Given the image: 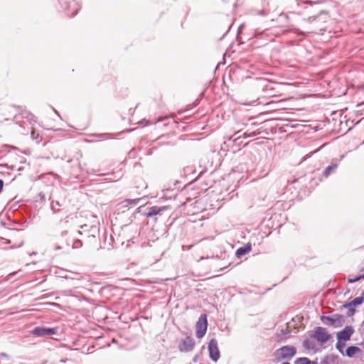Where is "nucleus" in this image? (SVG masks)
<instances>
[{"label":"nucleus","mask_w":364,"mask_h":364,"mask_svg":"<svg viewBox=\"0 0 364 364\" xmlns=\"http://www.w3.org/2000/svg\"><path fill=\"white\" fill-rule=\"evenodd\" d=\"M208 328V321H207V316L206 314H202L198 321L196 322V336L198 338H203L207 331Z\"/></svg>","instance_id":"1"},{"label":"nucleus","mask_w":364,"mask_h":364,"mask_svg":"<svg viewBox=\"0 0 364 364\" xmlns=\"http://www.w3.org/2000/svg\"><path fill=\"white\" fill-rule=\"evenodd\" d=\"M296 348L291 346H285L277 350L279 360L291 358L296 354Z\"/></svg>","instance_id":"2"},{"label":"nucleus","mask_w":364,"mask_h":364,"mask_svg":"<svg viewBox=\"0 0 364 364\" xmlns=\"http://www.w3.org/2000/svg\"><path fill=\"white\" fill-rule=\"evenodd\" d=\"M32 334L36 336H45L55 335L58 333V328H46L43 326H37L34 328Z\"/></svg>","instance_id":"3"},{"label":"nucleus","mask_w":364,"mask_h":364,"mask_svg":"<svg viewBox=\"0 0 364 364\" xmlns=\"http://www.w3.org/2000/svg\"><path fill=\"white\" fill-rule=\"evenodd\" d=\"M208 350L210 358L213 360L217 361L219 359L220 355L218 347V343L215 339L210 341L208 344Z\"/></svg>","instance_id":"4"},{"label":"nucleus","mask_w":364,"mask_h":364,"mask_svg":"<svg viewBox=\"0 0 364 364\" xmlns=\"http://www.w3.org/2000/svg\"><path fill=\"white\" fill-rule=\"evenodd\" d=\"M314 337L318 341L324 343L329 339L330 336L328 334L327 331L324 328L317 327L314 331Z\"/></svg>","instance_id":"5"},{"label":"nucleus","mask_w":364,"mask_h":364,"mask_svg":"<svg viewBox=\"0 0 364 364\" xmlns=\"http://www.w3.org/2000/svg\"><path fill=\"white\" fill-rule=\"evenodd\" d=\"M195 346V341L191 337H186L180 344L179 350L182 352L191 351Z\"/></svg>","instance_id":"6"},{"label":"nucleus","mask_w":364,"mask_h":364,"mask_svg":"<svg viewBox=\"0 0 364 364\" xmlns=\"http://www.w3.org/2000/svg\"><path fill=\"white\" fill-rule=\"evenodd\" d=\"M353 332L352 326H346L343 330L338 333L337 338L339 341H346L350 339Z\"/></svg>","instance_id":"7"},{"label":"nucleus","mask_w":364,"mask_h":364,"mask_svg":"<svg viewBox=\"0 0 364 364\" xmlns=\"http://www.w3.org/2000/svg\"><path fill=\"white\" fill-rule=\"evenodd\" d=\"M167 209H168L167 206H161V207L153 206L148 209V211L144 213V215L146 218H151L152 216L159 214L160 213H161Z\"/></svg>","instance_id":"8"},{"label":"nucleus","mask_w":364,"mask_h":364,"mask_svg":"<svg viewBox=\"0 0 364 364\" xmlns=\"http://www.w3.org/2000/svg\"><path fill=\"white\" fill-rule=\"evenodd\" d=\"M252 250L251 245L247 244L244 247H241L238 248L236 251V255L238 257H240L247 253H249Z\"/></svg>","instance_id":"9"},{"label":"nucleus","mask_w":364,"mask_h":364,"mask_svg":"<svg viewBox=\"0 0 364 364\" xmlns=\"http://www.w3.org/2000/svg\"><path fill=\"white\" fill-rule=\"evenodd\" d=\"M360 349L357 346H350L346 349V355L348 357H353L356 353H359Z\"/></svg>","instance_id":"10"},{"label":"nucleus","mask_w":364,"mask_h":364,"mask_svg":"<svg viewBox=\"0 0 364 364\" xmlns=\"http://www.w3.org/2000/svg\"><path fill=\"white\" fill-rule=\"evenodd\" d=\"M321 321L325 324L329 325V326H336L337 320L334 319L333 318L328 317V316H322Z\"/></svg>","instance_id":"11"},{"label":"nucleus","mask_w":364,"mask_h":364,"mask_svg":"<svg viewBox=\"0 0 364 364\" xmlns=\"http://www.w3.org/2000/svg\"><path fill=\"white\" fill-rule=\"evenodd\" d=\"M296 364H316L315 363L311 361L308 358H299L296 359Z\"/></svg>","instance_id":"12"},{"label":"nucleus","mask_w":364,"mask_h":364,"mask_svg":"<svg viewBox=\"0 0 364 364\" xmlns=\"http://www.w3.org/2000/svg\"><path fill=\"white\" fill-rule=\"evenodd\" d=\"M363 302V299L362 297H356L351 302L348 304L346 306H352L360 305Z\"/></svg>","instance_id":"13"},{"label":"nucleus","mask_w":364,"mask_h":364,"mask_svg":"<svg viewBox=\"0 0 364 364\" xmlns=\"http://www.w3.org/2000/svg\"><path fill=\"white\" fill-rule=\"evenodd\" d=\"M336 168H337L336 164H333V165L328 166L324 171V176L326 177H328L332 171H333L334 170L336 169Z\"/></svg>","instance_id":"14"},{"label":"nucleus","mask_w":364,"mask_h":364,"mask_svg":"<svg viewBox=\"0 0 364 364\" xmlns=\"http://www.w3.org/2000/svg\"><path fill=\"white\" fill-rule=\"evenodd\" d=\"M362 278H364V276H359V277H357L353 278V279H348V282L353 283V282H355L360 280Z\"/></svg>","instance_id":"15"},{"label":"nucleus","mask_w":364,"mask_h":364,"mask_svg":"<svg viewBox=\"0 0 364 364\" xmlns=\"http://www.w3.org/2000/svg\"><path fill=\"white\" fill-rule=\"evenodd\" d=\"M82 242H81L80 240H76L74 242V243H73V247H81V246H82Z\"/></svg>","instance_id":"16"},{"label":"nucleus","mask_w":364,"mask_h":364,"mask_svg":"<svg viewBox=\"0 0 364 364\" xmlns=\"http://www.w3.org/2000/svg\"><path fill=\"white\" fill-rule=\"evenodd\" d=\"M31 137H32L33 139H38V133H36V132L34 129H33V130L31 131Z\"/></svg>","instance_id":"17"},{"label":"nucleus","mask_w":364,"mask_h":364,"mask_svg":"<svg viewBox=\"0 0 364 364\" xmlns=\"http://www.w3.org/2000/svg\"><path fill=\"white\" fill-rule=\"evenodd\" d=\"M4 182L2 180L0 179V193L1 192L3 189Z\"/></svg>","instance_id":"18"},{"label":"nucleus","mask_w":364,"mask_h":364,"mask_svg":"<svg viewBox=\"0 0 364 364\" xmlns=\"http://www.w3.org/2000/svg\"><path fill=\"white\" fill-rule=\"evenodd\" d=\"M281 18H284V20L287 21H289V18H288V17L287 16H281Z\"/></svg>","instance_id":"19"},{"label":"nucleus","mask_w":364,"mask_h":364,"mask_svg":"<svg viewBox=\"0 0 364 364\" xmlns=\"http://www.w3.org/2000/svg\"><path fill=\"white\" fill-rule=\"evenodd\" d=\"M126 202H127L128 203H135V200H127Z\"/></svg>","instance_id":"20"},{"label":"nucleus","mask_w":364,"mask_h":364,"mask_svg":"<svg viewBox=\"0 0 364 364\" xmlns=\"http://www.w3.org/2000/svg\"><path fill=\"white\" fill-rule=\"evenodd\" d=\"M342 347H343V346H339L338 344L337 345V348H338L340 351H341V348H342Z\"/></svg>","instance_id":"21"},{"label":"nucleus","mask_w":364,"mask_h":364,"mask_svg":"<svg viewBox=\"0 0 364 364\" xmlns=\"http://www.w3.org/2000/svg\"><path fill=\"white\" fill-rule=\"evenodd\" d=\"M350 313H351L350 315H353L354 310L350 311Z\"/></svg>","instance_id":"22"},{"label":"nucleus","mask_w":364,"mask_h":364,"mask_svg":"<svg viewBox=\"0 0 364 364\" xmlns=\"http://www.w3.org/2000/svg\"><path fill=\"white\" fill-rule=\"evenodd\" d=\"M350 313H351L350 315H353L354 310L350 311Z\"/></svg>","instance_id":"23"}]
</instances>
